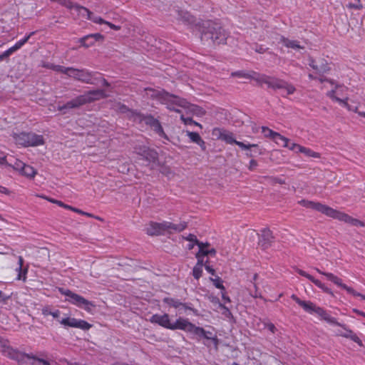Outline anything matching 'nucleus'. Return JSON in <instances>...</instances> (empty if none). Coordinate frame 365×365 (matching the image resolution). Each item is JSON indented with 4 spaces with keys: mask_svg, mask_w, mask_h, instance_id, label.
Returning a JSON list of instances; mask_svg holds the SVG:
<instances>
[{
    "mask_svg": "<svg viewBox=\"0 0 365 365\" xmlns=\"http://www.w3.org/2000/svg\"><path fill=\"white\" fill-rule=\"evenodd\" d=\"M299 204L304 207L310 208L312 210L318 211L327 217L333 219L338 220L339 221L344 222L355 227H364V222L352 217L351 216L340 212L337 210L333 209L332 207L322 204L318 202L310 201L307 200H301L299 201Z\"/></svg>",
    "mask_w": 365,
    "mask_h": 365,
    "instance_id": "f257e3e1",
    "label": "nucleus"
},
{
    "mask_svg": "<svg viewBox=\"0 0 365 365\" xmlns=\"http://www.w3.org/2000/svg\"><path fill=\"white\" fill-rule=\"evenodd\" d=\"M209 328L211 330H206L201 327H197L187 319L183 331L187 333L191 339L197 342L202 343L207 348L210 347L211 344H212L215 349H217L219 339L217 338V333L214 331V327H209Z\"/></svg>",
    "mask_w": 365,
    "mask_h": 365,
    "instance_id": "f03ea898",
    "label": "nucleus"
},
{
    "mask_svg": "<svg viewBox=\"0 0 365 365\" xmlns=\"http://www.w3.org/2000/svg\"><path fill=\"white\" fill-rule=\"evenodd\" d=\"M201 41L205 43L225 44L228 36L227 32L215 21H206L200 29Z\"/></svg>",
    "mask_w": 365,
    "mask_h": 365,
    "instance_id": "7ed1b4c3",
    "label": "nucleus"
},
{
    "mask_svg": "<svg viewBox=\"0 0 365 365\" xmlns=\"http://www.w3.org/2000/svg\"><path fill=\"white\" fill-rule=\"evenodd\" d=\"M107 94L104 90L96 89L91 90L85 93L78 96L75 98L68 101L63 106H58V110L63 111V113H66L64 110L78 108L81 106L87 103H92L93 101L107 98Z\"/></svg>",
    "mask_w": 365,
    "mask_h": 365,
    "instance_id": "20e7f679",
    "label": "nucleus"
},
{
    "mask_svg": "<svg viewBox=\"0 0 365 365\" xmlns=\"http://www.w3.org/2000/svg\"><path fill=\"white\" fill-rule=\"evenodd\" d=\"M3 354L9 359L16 361L19 365H51L49 361L40 359L32 354H26L6 345L3 346Z\"/></svg>",
    "mask_w": 365,
    "mask_h": 365,
    "instance_id": "39448f33",
    "label": "nucleus"
},
{
    "mask_svg": "<svg viewBox=\"0 0 365 365\" xmlns=\"http://www.w3.org/2000/svg\"><path fill=\"white\" fill-rule=\"evenodd\" d=\"M252 79L255 80L259 85L266 84L268 88L273 90H285L287 95L293 94L296 91L294 86L287 81L265 74L254 73Z\"/></svg>",
    "mask_w": 365,
    "mask_h": 365,
    "instance_id": "423d86ee",
    "label": "nucleus"
},
{
    "mask_svg": "<svg viewBox=\"0 0 365 365\" xmlns=\"http://www.w3.org/2000/svg\"><path fill=\"white\" fill-rule=\"evenodd\" d=\"M291 299H293L300 307H302L305 312L312 314H317L322 320H324L328 324L335 326L339 324V322H337L336 319L331 317L327 310L322 307H317L313 302L310 301H303L294 294L291 296Z\"/></svg>",
    "mask_w": 365,
    "mask_h": 365,
    "instance_id": "0eeeda50",
    "label": "nucleus"
},
{
    "mask_svg": "<svg viewBox=\"0 0 365 365\" xmlns=\"http://www.w3.org/2000/svg\"><path fill=\"white\" fill-rule=\"evenodd\" d=\"M291 299H293L300 307H302L305 312L312 314H317L322 320H324L328 324L335 326L339 324V322H337L336 319L331 317L327 310L322 307H317L313 302L310 301H303L294 294L291 296Z\"/></svg>",
    "mask_w": 365,
    "mask_h": 365,
    "instance_id": "6e6552de",
    "label": "nucleus"
},
{
    "mask_svg": "<svg viewBox=\"0 0 365 365\" xmlns=\"http://www.w3.org/2000/svg\"><path fill=\"white\" fill-rule=\"evenodd\" d=\"M187 227V223L183 222L180 224H173L170 222L163 221L162 222H150L148 227L145 228L146 234L150 236H158L163 235L165 231L171 232L172 230L175 232H182Z\"/></svg>",
    "mask_w": 365,
    "mask_h": 365,
    "instance_id": "1a4fd4ad",
    "label": "nucleus"
},
{
    "mask_svg": "<svg viewBox=\"0 0 365 365\" xmlns=\"http://www.w3.org/2000/svg\"><path fill=\"white\" fill-rule=\"evenodd\" d=\"M187 320V318L179 317L175 320V322L172 323L170 322L169 314L165 313L162 315L158 314H153L150 318L149 322L152 324H156L168 329H180L183 331L185 328Z\"/></svg>",
    "mask_w": 365,
    "mask_h": 365,
    "instance_id": "9d476101",
    "label": "nucleus"
},
{
    "mask_svg": "<svg viewBox=\"0 0 365 365\" xmlns=\"http://www.w3.org/2000/svg\"><path fill=\"white\" fill-rule=\"evenodd\" d=\"M66 75L70 78L87 84L98 85V73L96 72L90 71L87 69H77L73 67H67Z\"/></svg>",
    "mask_w": 365,
    "mask_h": 365,
    "instance_id": "9b49d317",
    "label": "nucleus"
},
{
    "mask_svg": "<svg viewBox=\"0 0 365 365\" xmlns=\"http://www.w3.org/2000/svg\"><path fill=\"white\" fill-rule=\"evenodd\" d=\"M14 139L17 145L23 147H35L42 145L45 143L42 135H38L32 132L15 133Z\"/></svg>",
    "mask_w": 365,
    "mask_h": 365,
    "instance_id": "f8f14e48",
    "label": "nucleus"
},
{
    "mask_svg": "<svg viewBox=\"0 0 365 365\" xmlns=\"http://www.w3.org/2000/svg\"><path fill=\"white\" fill-rule=\"evenodd\" d=\"M159 101L163 104L167 105L170 110L180 113V110L175 106L186 108L187 102L185 99L180 98L173 94H170L165 91H160L157 95Z\"/></svg>",
    "mask_w": 365,
    "mask_h": 365,
    "instance_id": "ddd939ff",
    "label": "nucleus"
},
{
    "mask_svg": "<svg viewBox=\"0 0 365 365\" xmlns=\"http://www.w3.org/2000/svg\"><path fill=\"white\" fill-rule=\"evenodd\" d=\"M58 292L66 297V302H68L78 307L83 308L86 311L90 310V307L95 306L92 302L88 301L82 296L73 292L68 289L59 287Z\"/></svg>",
    "mask_w": 365,
    "mask_h": 365,
    "instance_id": "4468645a",
    "label": "nucleus"
},
{
    "mask_svg": "<svg viewBox=\"0 0 365 365\" xmlns=\"http://www.w3.org/2000/svg\"><path fill=\"white\" fill-rule=\"evenodd\" d=\"M134 149L135 153L140 157L139 159L145 160L147 165L153 167L158 162V153L155 149L145 145H138Z\"/></svg>",
    "mask_w": 365,
    "mask_h": 365,
    "instance_id": "2eb2a0df",
    "label": "nucleus"
},
{
    "mask_svg": "<svg viewBox=\"0 0 365 365\" xmlns=\"http://www.w3.org/2000/svg\"><path fill=\"white\" fill-rule=\"evenodd\" d=\"M60 324L65 327L78 328L87 331L91 328L92 324L85 320L78 319L73 317H66L59 321Z\"/></svg>",
    "mask_w": 365,
    "mask_h": 365,
    "instance_id": "dca6fc26",
    "label": "nucleus"
},
{
    "mask_svg": "<svg viewBox=\"0 0 365 365\" xmlns=\"http://www.w3.org/2000/svg\"><path fill=\"white\" fill-rule=\"evenodd\" d=\"M274 239L272 231L269 228H264L261 230V235L259 236L258 245L265 250L272 246Z\"/></svg>",
    "mask_w": 365,
    "mask_h": 365,
    "instance_id": "f3484780",
    "label": "nucleus"
},
{
    "mask_svg": "<svg viewBox=\"0 0 365 365\" xmlns=\"http://www.w3.org/2000/svg\"><path fill=\"white\" fill-rule=\"evenodd\" d=\"M308 64L319 76H322L330 70L327 61L324 59L316 60L310 57Z\"/></svg>",
    "mask_w": 365,
    "mask_h": 365,
    "instance_id": "a211bd4d",
    "label": "nucleus"
},
{
    "mask_svg": "<svg viewBox=\"0 0 365 365\" xmlns=\"http://www.w3.org/2000/svg\"><path fill=\"white\" fill-rule=\"evenodd\" d=\"M336 326L341 327L344 330V331H338L336 333L337 336H340L346 339H349L356 343L359 346H364L363 342L359 339V337L346 324L339 323V324H337Z\"/></svg>",
    "mask_w": 365,
    "mask_h": 365,
    "instance_id": "6ab92c4d",
    "label": "nucleus"
},
{
    "mask_svg": "<svg viewBox=\"0 0 365 365\" xmlns=\"http://www.w3.org/2000/svg\"><path fill=\"white\" fill-rule=\"evenodd\" d=\"M163 303L168 304L169 307H174L175 309L182 308L185 310H191L194 313L197 312V310L192 307L190 303H182L180 300L174 299L172 297H165L163 299Z\"/></svg>",
    "mask_w": 365,
    "mask_h": 365,
    "instance_id": "aec40b11",
    "label": "nucleus"
},
{
    "mask_svg": "<svg viewBox=\"0 0 365 365\" xmlns=\"http://www.w3.org/2000/svg\"><path fill=\"white\" fill-rule=\"evenodd\" d=\"M103 36L99 33L91 34L80 38L78 41L81 45L85 48H88L94 45L97 41L103 40Z\"/></svg>",
    "mask_w": 365,
    "mask_h": 365,
    "instance_id": "412c9836",
    "label": "nucleus"
},
{
    "mask_svg": "<svg viewBox=\"0 0 365 365\" xmlns=\"http://www.w3.org/2000/svg\"><path fill=\"white\" fill-rule=\"evenodd\" d=\"M297 272L306 278H307L309 281H311L312 283H314L317 287H318L319 289H321L324 293H327L328 294H330L331 296H333V292H331V289L327 287L324 283H322L321 281L315 279L313 276L308 274L305 271L297 269Z\"/></svg>",
    "mask_w": 365,
    "mask_h": 365,
    "instance_id": "4be33fe9",
    "label": "nucleus"
},
{
    "mask_svg": "<svg viewBox=\"0 0 365 365\" xmlns=\"http://www.w3.org/2000/svg\"><path fill=\"white\" fill-rule=\"evenodd\" d=\"M216 132L219 133L218 138L222 140L225 141L227 144H235L237 140L235 139L234 135L232 133L221 130L220 128H215L213 130V133L215 135Z\"/></svg>",
    "mask_w": 365,
    "mask_h": 365,
    "instance_id": "5701e85b",
    "label": "nucleus"
},
{
    "mask_svg": "<svg viewBox=\"0 0 365 365\" xmlns=\"http://www.w3.org/2000/svg\"><path fill=\"white\" fill-rule=\"evenodd\" d=\"M59 4L68 9H75L79 15H84L83 12H88V9L78 4L73 3L71 0H60Z\"/></svg>",
    "mask_w": 365,
    "mask_h": 365,
    "instance_id": "b1692460",
    "label": "nucleus"
},
{
    "mask_svg": "<svg viewBox=\"0 0 365 365\" xmlns=\"http://www.w3.org/2000/svg\"><path fill=\"white\" fill-rule=\"evenodd\" d=\"M24 258L23 257L21 256H19L18 257V267L16 268V271L18 272V274H17V277L16 279H19V280H21V279H23V280H25L26 279V274H27V272H28V266L26 267H24L23 265H24Z\"/></svg>",
    "mask_w": 365,
    "mask_h": 365,
    "instance_id": "393cba45",
    "label": "nucleus"
},
{
    "mask_svg": "<svg viewBox=\"0 0 365 365\" xmlns=\"http://www.w3.org/2000/svg\"><path fill=\"white\" fill-rule=\"evenodd\" d=\"M210 246V243L208 242H206V243H200L199 244V252H200V255H202L203 257L205 256H207V255H211V256H215V254H216V250L214 249V248H212V249H206V247H209Z\"/></svg>",
    "mask_w": 365,
    "mask_h": 365,
    "instance_id": "a878e982",
    "label": "nucleus"
},
{
    "mask_svg": "<svg viewBox=\"0 0 365 365\" xmlns=\"http://www.w3.org/2000/svg\"><path fill=\"white\" fill-rule=\"evenodd\" d=\"M315 269L318 273L327 277V279L330 280L331 282L334 283L338 287H340V285L341 284L342 280L340 278H339L337 276L334 275V274L322 272V270H320L318 268H315Z\"/></svg>",
    "mask_w": 365,
    "mask_h": 365,
    "instance_id": "bb28decb",
    "label": "nucleus"
},
{
    "mask_svg": "<svg viewBox=\"0 0 365 365\" xmlns=\"http://www.w3.org/2000/svg\"><path fill=\"white\" fill-rule=\"evenodd\" d=\"M281 42L287 48H292L294 49H299L302 48V47L299 45V41L295 40H289L287 38H285L284 36H282Z\"/></svg>",
    "mask_w": 365,
    "mask_h": 365,
    "instance_id": "cd10ccee",
    "label": "nucleus"
},
{
    "mask_svg": "<svg viewBox=\"0 0 365 365\" xmlns=\"http://www.w3.org/2000/svg\"><path fill=\"white\" fill-rule=\"evenodd\" d=\"M41 66L43 68H48V69H51V70H53V71H55L57 72H60V73H62L64 74L66 73V68H67V67H64L63 66L54 65L51 63L44 62V61L42 62Z\"/></svg>",
    "mask_w": 365,
    "mask_h": 365,
    "instance_id": "c85d7f7f",
    "label": "nucleus"
},
{
    "mask_svg": "<svg viewBox=\"0 0 365 365\" xmlns=\"http://www.w3.org/2000/svg\"><path fill=\"white\" fill-rule=\"evenodd\" d=\"M21 174L29 178H34L36 174V170L32 166L25 164L22 168Z\"/></svg>",
    "mask_w": 365,
    "mask_h": 365,
    "instance_id": "c756f323",
    "label": "nucleus"
},
{
    "mask_svg": "<svg viewBox=\"0 0 365 365\" xmlns=\"http://www.w3.org/2000/svg\"><path fill=\"white\" fill-rule=\"evenodd\" d=\"M88 13L83 11V14H84V15H81V16H86V18L92 21L94 23L99 24H106V21L103 20L100 16H94L93 14L89 9H88Z\"/></svg>",
    "mask_w": 365,
    "mask_h": 365,
    "instance_id": "7c9ffc66",
    "label": "nucleus"
},
{
    "mask_svg": "<svg viewBox=\"0 0 365 365\" xmlns=\"http://www.w3.org/2000/svg\"><path fill=\"white\" fill-rule=\"evenodd\" d=\"M153 130L161 138L168 140V135L164 132V130L159 120L151 127Z\"/></svg>",
    "mask_w": 365,
    "mask_h": 365,
    "instance_id": "2f4dec72",
    "label": "nucleus"
},
{
    "mask_svg": "<svg viewBox=\"0 0 365 365\" xmlns=\"http://www.w3.org/2000/svg\"><path fill=\"white\" fill-rule=\"evenodd\" d=\"M35 31H32L28 35H26L24 38L18 41L12 47L15 49V51H18L28 41L29 39L35 34Z\"/></svg>",
    "mask_w": 365,
    "mask_h": 365,
    "instance_id": "473e14b6",
    "label": "nucleus"
},
{
    "mask_svg": "<svg viewBox=\"0 0 365 365\" xmlns=\"http://www.w3.org/2000/svg\"><path fill=\"white\" fill-rule=\"evenodd\" d=\"M299 153H304L309 157L319 158V153L313 151L310 148L303 146L299 147Z\"/></svg>",
    "mask_w": 365,
    "mask_h": 365,
    "instance_id": "72a5a7b5",
    "label": "nucleus"
},
{
    "mask_svg": "<svg viewBox=\"0 0 365 365\" xmlns=\"http://www.w3.org/2000/svg\"><path fill=\"white\" fill-rule=\"evenodd\" d=\"M340 287L342 288L343 289H345L349 294H352L353 296L355 297H360L362 299L365 300V295L357 292L353 288L346 286L345 284L341 283Z\"/></svg>",
    "mask_w": 365,
    "mask_h": 365,
    "instance_id": "f704fd0d",
    "label": "nucleus"
},
{
    "mask_svg": "<svg viewBox=\"0 0 365 365\" xmlns=\"http://www.w3.org/2000/svg\"><path fill=\"white\" fill-rule=\"evenodd\" d=\"M278 136H274L272 138L277 144H281L282 146H289V139L277 133Z\"/></svg>",
    "mask_w": 365,
    "mask_h": 365,
    "instance_id": "c9c22d12",
    "label": "nucleus"
},
{
    "mask_svg": "<svg viewBox=\"0 0 365 365\" xmlns=\"http://www.w3.org/2000/svg\"><path fill=\"white\" fill-rule=\"evenodd\" d=\"M187 135L189 137L191 142L195 143L196 144L199 143V141L202 139L200 134L197 132H192L187 130L186 131Z\"/></svg>",
    "mask_w": 365,
    "mask_h": 365,
    "instance_id": "e433bc0d",
    "label": "nucleus"
},
{
    "mask_svg": "<svg viewBox=\"0 0 365 365\" xmlns=\"http://www.w3.org/2000/svg\"><path fill=\"white\" fill-rule=\"evenodd\" d=\"M210 279L212 282L214 286L216 288L220 289L222 291L225 290V287L223 285V281L222 280V279L220 277H217L216 278L210 277Z\"/></svg>",
    "mask_w": 365,
    "mask_h": 365,
    "instance_id": "4c0bfd02",
    "label": "nucleus"
},
{
    "mask_svg": "<svg viewBox=\"0 0 365 365\" xmlns=\"http://www.w3.org/2000/svg\"><path fill=\"white\" fill-rule=\"evenodd\" d=\"M262 132L265 137L270 138L271 139L274 138V136H278L277 135V132L269 129L266 126L262 127Z\"/></svg>",
    "mask_w": 365,
    "mask_h": 365,
    "instance_id": "58836bf2",
    "label": "nucleus"
},
{
    "mask_svg": "<svg viewBox=\"0 0 365 365\" xmlns=\"http://www.w3.org/2000/svg\"><path fill=\"white\" fill-rule=\"evenodd\" d=\"M180 118L185 125H194L200 127V128L202 127L201 124L193 120V119L190 117L185 118L183 115H182Z\"/></svg>",
    "mask_w": 365,
    "mask_h": 365,
    "instance_id": "ea45409f",
    "label": "nucleus"
},
{
    "mask_svg": "<svg viewBox=\"0 0 365 365\" xmlns=\"http://www.w3.org/2000/svg\"><path fill=\"white\" fill-rule=\"evenodd\" d=\"M141 120H143L146 125H150V127L155 124L158 120L151 115L143 116Z\"/></svg>",
    "mask_w": 365,
    "mask_h": 365,
    "instance_id": "a19ab883",
    "label": "nucleus"
},
{
    "mask_svg": "<svg viewBox=\"0 0 365 365\" xmlns=\"http://www.w3.org/2000/svg\"><path fill=\"white\" fill-rule=\"evenodd\" d=\"M235 145H238L241 149L242 150H250L251 148H258L257 144H245L243 142L237 141L236 142Z\"/></svg>",
    "mask_w": 365,
    "mask_h": 365,
    "instance_id": "79ce46f5",
    "label": "nucleus"
},
{
    "mask_svg": "<svg viewBox=\"0 0 365 365\" xmlns=\"http://www.w3.org/2000/svg\"><path fill=\"white\" fill-rule=\"evenodd\" d=\"M15 51V49L11 46L9 49L0 53V61L8 58Z\"/></svg>",
    "mask_w": 365,
    "mask_h": 365,
    "instance_id": "37998d69",
    "label": "nucleus"
},
{
    "mask_svg": "<svg viewBox=\"0 0 365 365\" xmlns=\"http://www.w3.org/2000/svg\"><path fill=\"white\" fill-rule=\"evenodd\" d=\"M202 274V267L200 266H195L192 269V275L195 279H199Z\"/></svg>",
    "mask_w": 365,
    "mask_h": 365,
    "instance_id": "c03bdc74",
    "label": "nucleus"
},
{
    "mask_svg": "<svg viewBox=\"0 0 365 365\" xmlns=\"http://www.w3.org/2000/svg\"><path fill=\"white\" fill-rule=\"evenodd\" d=\"M254 73L252 72V73H246L244 71H236L232 73L233 76H237V77H242L245 78H250L252 79V76H254Z\"/></svg>",
    "mask_w": 365,
    "mask_h": 365,
    "instance_id": "a18cd8bd",
    "label": "nucleus"
},
{
    "mask_svg": "<svg viewBox=\"0 0 365 365\" xmlns=\"http://www.w3.org/2000/svg\"><path fill=\"white\" fill-rule=\"evenodd\" d=\"M356 1V4H353V3H349L348 4V8L349 9H357V10H360L363 8V5L361 3V0H355Z\"/></svg>",
    "mask_w": 365,
    "mask_h": 365,
    "instance_id": "49530a36",
    "label": "nucleus"
},
{
    "mask_svg": "<svg viewBox=\"0 0 365 365\" xmlns=\"http://www.w3.org/2000/svg\"><path fill=\"white\" fill-rule=\"evenodd\" d=\"M186 240L190 241L192 243H195L198 247L199 244L202 243V242H200L197 240V237L195 235L190 234L187 237Z\"/></svg>",
    "mask_w": 365,
    "mask_h": 365,
    "instance_id": "de8ad7c7",
    "label": "nucleus"
},
{
    "mask_svg": "<svg viewBox=\"0 0 365 365\" xmlns=\"http://www.w3.org/2000/svg\"><path fill=\"white\" fill-rule=\"evenodd\" d=\"M25 165V163L20 161V160H16L14 165V168L16 170H19L20 172V173H21V170H22V168L23 166Z\"/></svg>",
    "mask_w": 365,
    "mask_h": 365,
    "instance_id": "09e8293b",
    "label": "nucleus"
},
{
    "mask_svg": "<svg viewBox=\"0 0 365 365\" xmlns=\"http://www.w3.org/2000/svg\"><path fill=\"white\" fill-rule=\"evenodd\" d=\"M285 147L288 148L289 150H294L297 153H299V147H302V146L300 145H298V144H296L294 143H290V141L289 140V146H285Z\"/></svg>",
    "mask_w": 365,
    "mask_h": 365,
    "instance_id": "8fccbe9b",
    "label": "nucleus"
},
{
    "mask_svg": "<svg viewBox=\"0 0 365 365\" xmlns=\"http://www.w3.org/2000/svg\"><path fill=\"white\" fill-rule=\"evenodd\" d=\"M196 258L197 259V262L195 265L202 267L204 265L203 256L202 255H200V252H198L196 254Z\"/></svg>",
    "mask_w": 365,
    "mask_h": 365,
    "instance_id": "3c124183",
    "label": "nucleus"
},
{
    "mask_svg": "<svg viewBox=\"0 0 365 365\" xmlns=\"http://www.w3.org/2000/svg\"><path fill=\"white\" fill-rule=\"evenodd\" d=\"M338 88V85L336 86L335 88ZM335 93H336V89H333V90L328 91L327 93V96L329 98H330L331 99H332L333 101H336V98H339L335 96Z\"/></svg>",
    "mask_w": 365,
    "mask_h": 365,
    "instance_id": "603ef678",
    "label": "nucleus"
},
{
    "mask_svg": "<svg viewBox=\"0 0 365 365\" xmlns=\"http://www.w3.org/2000/svg\"><path fill=\"white\" fill-rule=\"evenodd\" d=\"M258 165V163L257 162V160H254V159H252L250 161V164H249V166H248V169L250 171H253L255 170V168L257 167Z\"/></svg>",
    "mask_w": 365,
    "mask_h": 365,
    "instance_id": "864d4df0",
    "label": "nucleus"
},
{
    "mask_svg": "<svg viewBox=\"0 0 365 365\" xmlns=\"http://www.w3.org/2000/svg\"><path fill=\"white\" fill-rule=\"evenodd\" d=\"M207 262H208V260H207L205 263V268L206 271L207 272H209L210 274H211L212 275H215V270L214 269V268L212 266L207 264Z\"/></svg>",
    "mask_w": 365,
    "mask_h": 365,
    "instance_id": "5fc2aeb1",
    "label": "nucleus"
},
{
    "mask_svg": "<svg viewBox=\"0 0 365 365\" xmlns=\"http://www.w3.org/2000/svg\"><path fill=\"white\" fill-rule=\"evenodd\" d=\"M267 48H264L262 45L256 44L255 51L259 53H264L267 51Z\"/></svg>",
    "mask_w": 365,
    "mask_h": 365,
    "instance_id": "6e6d98bb",
    "label": "nucleus"
},
{
    "mask_svg": "<svg viewBox=\"0 0 365 365\" xmlns=\"http://www.w3.org/2000/svg\"><path fill=\"white\" fill-rule=\"evenodd\" d=\"M100 76H101L100 74L97 75V76L98 78V84L100 83H101L102 86L109 87L110 83L108 82V81L103 78H101Z\"/></svg>",
    "mask_w": 365,
    "mask_h": 365,
    "instance_id": "4d7b16f0",
    "label": "nucleus"
},
{
    "mask_svg": "<svg viewBox=\"0 0 365 365\" xmlns=\"http://www.w3.org/2000/svg\"><path fill=\"white\" fill-rule=\"evenodd\" d=\"M52 311L51 310L50 307L46 306L42 308L41 313L43 316H48L51 315Z\"/></svg>",
    "mask_w": 365,
    "mask_h": 365,
    "instance_id": "13d9d810",
    "label": "nucleus"
},
{
    "mask_svg": "<svg viewBox=\"0 0 365 365\" xmlns=\"http://www.w3.org/2000/svg\"><path fill=\"white\" fill-rule=\"evenodd\" d=\"M347 101H348V98H346L345 99L336 98V101L338 102L339 104H341L342 106L345 107L346 108L349 106Z\"/></svg>",
    "mask_w": 365,
    "mask_h": 365,
    "instance_id": "bf43d9fd",
    "label": "nucleus"
},
{
    "mask_svg": "<svg viewBox=\"0 0 365 365\" xmlns=\"http://www.w3.org/2000/svg\"><path fill=\"white\" fill-rule=\"evenodd\" d=\"M253 287L255 288V293L254 294H251V295L252 297H254L255 298H261L262 296H261V294L259 292H258V290H257V285L255 283H253Z\"/></svg>",
    "mask_w": 365,
    "mask_h": 365,
    "instance_id": "052dcab7",
    "label": "nucleus"
},
{
    "mask_svg": "<svg viewBox=\"0 0 365 365\" xmlns=\"http://www.w3.org/2000/svg\"><path fill=\"white\" fill-rule=\"evenodd\" d=\"M9 296H6L2 291L0 290V303L6 302L9 299Z\"/></svg>",
    "mask_w": 365,
    "mask_h": 365,
    "instance_id": "680f3d73",
    "label": "nucleus"
},
{
    "mask_svg": "<svg viewBox=\"0 0 365 365\" xmlns=\"http://www.w3.org/2000/svg\"><path fill=\"white\" fill-rule=\"evenodd\" d=\"M220 307L224 309L223 314H225L227 317L232 315V313L230 311V309L227 307H226L225 305L220 304Z\"/></svg>",
    "mask_w": 365,
    "mask_h": 365,
    "instance_id": "e2e57ef3",
    "label": "nucleus"
},
{
    "mask_svg": "<svg viewBox=\"0 0 365 365\" xmlns=\"http://www.w3.org/2000/svg\"><path fill=\"white\" fill-rule=\"evenodd\" d=\"M106 24H107L110 29L115 30V31H118L120 29V26H117V25H115L110 22H108V21H106Z\"/></svg>",
    "mask_w": 365,
    "mask_h": 365,
    "instance_id": "0e129e2a",
    "label": "nucleus"
},
{
    "mask_svg": "<svg viewBox=\"0 0 365 365\" xmlns=\"http://www.w3.org/2000/svg\"><path fill=\"white\" fill-rule=\"evenodd\" d=\"M73 211L75 212L79 213L81 215H86V216H89V217L92 216L91 214L86 212H83V211H82V210H79L78 208H76V207H73Z\"/></svg>",
    "mask_w": 365,
    "mask_h": 365,
    "instance_id": "69168bd1",
    "label": "nucleus"
},
{
    "mask_svg": "<svg viewBox=\"0 0 365 365\" xmlns=\"http://www.w3.org/2000/svg\"><path fill=\"white\" fill-rule=\"evenodd\" d=\"M266 327L272 333H274L276 331V327L272 323H269L266 325Z\"/></svg>",
    "mask_w": 365,
    "mask_h": 365,
    "instance_id": "338daca9",
    "label": "nucleus"
},
{
    "mask_svg": "<svg viewBox=\"0 0 365 365\" xmlns=\"http://www.w3.org/2000/svg\"><path fill=\"white\" fill-rule=\"evenodd\" d=\"M6 163V156L4 153L0 152V164L4 165Z\"/></svg>",
    "mask_w": 365,
    "mask_h": 365,
    "instance_id": "774afa93",
    "label": "nucleus"
}]
</instances>
